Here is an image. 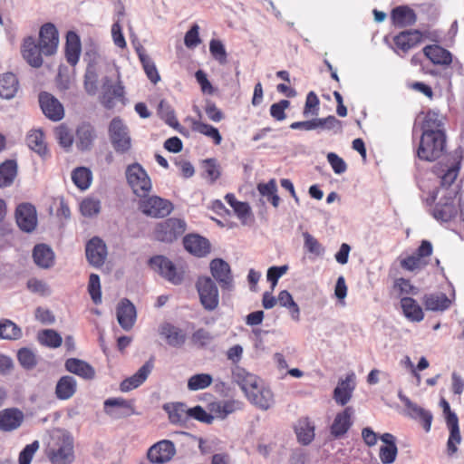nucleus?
Returning <instances> with one entry per match:
<instances>
[{
    "instance_id": "obj_1",
    "label": "nucleus",
    "mask_w": 464,
    "mask_h": 464,
    "mask_svg": "<svg viewBox=\"0 0 464 464\" xmlns=\"http://www.w3.org/2000/svg\"><path fill=\"white\" fill-rule=\"evenodd\" d=\"M45 455L51 464H72L74 461V445L71 436L60 433L51 436Z\"/></svg>"
},
{
    "instance_id": "obj_2",
    "label": "nucleus",
    "mask_w": 464,
    "mask_h": 464,
    "mask_svg": "<svg viewBox=\"0 0 464 464\" xmlns=\"http://www.w3.org/2000/svg\"><path fill=\"white\" fill-rule=\"evenodd\" d=\"M446 133H421L417 157L425 161H434L446 150Z\"/></svg>"
},
{
    "instance_id": "obj_3",
    "label": "nucleus",
    "mask_w": 464,
    "mask_h": 464,
    "mask_svg": "<svg viewBox=\"0 0 464 464\" xmlns=\"http://www.w3.org/2000/svg\"><path fill=\"white\" fill-rule=\"evenodd\" d=\"M126 179L133 193L139 198L148 197L152 188L150 178L139 163L129 165Z\"/></svg>"
},
{
    "instance_id": "obj_4",
    "label": "nucleus",
    "mask_w": 464,
    "mask_h": 464,
    "mask_svg": "<svg viewBox=\"0 0 464 464\" xmlns=\"http://www.w3.org/2000/svg\"><path fill=\"white\" fill-rule=\"evenodd\" d=\"M186 227L184 220L169 218L155 226L154 237L160 242L172 243L184 234Z\"/></svg>"
},
{
    "instance_id": "obj_5",
    "label": "nucleus",
    "mask_w": 464,
    "mask_h": 464,
    "mask_svg": "<svg viewBox=\"0 0 464 464\" xmlns=\"http://www.w3.org/2000/svg\"><path fill=\"white\" fill-rule=\"evenodd\" d=\"M109 136L116 152L126 153L131 148L128 128L119 117L113 118L109 125Z\"/></svg>"
},
{
    "instance_id": "obj_6",
    "label": "nucleus",
    "mask_w": 464,
    "mask_h": 464,
    "mask_svg": "<svg viewBox=\"0 0 464 464\" xmlns=\"http://www.w3.org/2000/svg\"><path fill=\"white\" fill-rule=\"evenodd\" d=\"M200 304L204 309L213 311L218 306V290L215 282L208 276H200L196 282Z\"/></svg>"
},
{
    "instance_id": "obj_7",
    "label": "nucleus",
    "mask_w": 464,
    "mask_h": 464,
    "mask_svg": "<svg viewBox=\"0 0 464 464\" xmlns=\"http://www.w3.org/2000/svg\"><path fill=\"white\" fill-rule=\"evenodd\" d=\"M150 267L174 285L181 284L184 272L178 269L166 256H155L149 261Z\"/></svg>"
},
{
    "instance_id": "obj_8",
    "label": "nucleus",
    "mask_w": 464,
    "mask_h": 464,
    "mask_svg": "<svg viewBox=\"0 0 464 464\" xmlns=\"http://www.w3.org/2000/svg\"><path fill=\"white\" fill-rule=\"evenodd\" d=\"M140 208L143 214L151 218H164L173 210V204L158 196L149 197L140 203Z\"/></svg>"
},
{
    "instance_id": "obj_9",
    "label": "nucleus",
    "mask_w": 464,
    "mask_h": 464,
    "mask_svg": "<svg viewBox=\"0 0 464 464\" xmlns=\"http://www.w3.org/2000/svg\"><path fill=\"white\" fill-rule=\"evenodd\" d=\"M423 41V34L419 30H405L393 37L394 52L403 57L412 48Z\"/></svg>"
},
{
    "instance_id": "obj_10",
    "label": "nucleus",
    "mask_w": 464,
    "mask_h": 464,
    "mask_svg": "<svg viewBox=\"0 0 464 464\" xmlns=\"http://www.w3.org/2000/svg\"><path fill=\"white\" fill-rule=\"evenodd\" d=\"M174 443L169 440H162L152 445L148 452V459L153 464H165L175 455Z\"/></svg>"
},
{
    "instance_id": "obj_11",
    "label": "nucleus",
    "mask_w": 464,
    "mask_h": 464,
    "mask_svg": "<svg viewBox=\"0 0 464 464\" xmlns=\"http://www.w3.org/2000/svg\"><path fill=\"white\" fill-rule=\"evenodd\" d=\"M16 223L21 230L30 233L37 226V213L34 205L22 203L15 209Z\"/></svg>"
},
{
    "instance_id": "obj_12",
    "label": "nucleus",
    "mask_w": 464,
    "mask_h": 464,
    "mask_svg": "<svg viewBox=\"0 0 464 464\" xmlns=\"http://www.w3.org/2000/svg\"><path fill=\"white\" fill-rule=\"evenodd\" d=\"M59 36L56 27L51 24H44L39 32V45L44 55L53 54L58 47Z\"/></svg>"
},
{
    "instance_id": "obj_13",
    "label": "nucleus",
    "mask_w": 464,
    "mask_h": 464,
    "mask_svg": "<svg viewBox=\"0 0 464 464\" xmlns=\"http://www.w3.org/2000/svg\"><path fill=\"white\" fill-rule=\"evenodd\" d=\"M39 103L44 114L53 121L62 120L64 116L63 104L51 93L43 92L39 94Z\"/></svg>"
},
{
    "instance_id": "obj_14",
    "label": "nucleus",
    "mask_w": 464,
    "mask_h": 464,
    "mask_svg": "<svg viewBox=\"0 0 464 464\" xmlns=\"http://www.w3.org/2000/svg\"><path fill=\"white\" fill-rule=\"evenodd\" d=\"M124 93V86L120 79L115 84L108 77L103 79L102 103L106 109H112L115 100L122 101Z\"/></svg>"
},
{
    "instance_id": "obj_15",
    "label": "nucleus",
    "mask_w": 464,
    "mask_h": 464,
    "mask_svg": "<svg viewBox=\"0 0 464 464\" xmlns=\"http://www.w3.org/2000/svg\"><path fill=\"white\" fill-rule=\"evenodd\" d=\"M210 272L223 290H231L233 288L231 269L226 261L220 258L212 260L210 263Z\"/></svg>"
},
{
    "instance_id": "obj_16",
    "label": "nucleus",
    "mask_w": 464,
    "mask_h": 464,
    "mask_svg": "<svg viewBox=\"0 0 464 464\" xmlns=\"http://www.w3.org/2000/svg\"><path fill=\"white\" fill-rule=\"evenodd\" d=\"M420 129L422 133H446L445 116L439 111L429 110L421 113Z\"/></svg>"
},
{
    "instance_id": "obj_17",
    "label": "nucleus",
    "mask_w": 464,
    "mask_h": 464,
    "mask_svg": "<svg viewBox=\"0 0 464 464\" xmlns=\"http://www.w3.org/2000/svg\"><path fill=\"white\" fill-rule=\"evenodd\" d=\"M86 257L91 265L99 267L103 265L106 256L107 248L105 243L99 237H92L86 244Z\"/></svg>"
},
{
    "instance_id": "obj_18",
    "label": "nucleus",
    "mask_w": 464,
    "mask_h": 464,
    "mask_svg": "<svg viewBox=\"0 0 464 464\" xmlns=\"http://www.w3.org/2000/svg\"><path fill=\"white\" fill-rule=\"evenodd\" d=\"M21 53L24 59L34 68H39L43 64V58L40 45L35 44V40L32 36L24 38Z\"/></svg>"
},
{
    "instance_id": "obj_19",
    "label": "nucleus",
    "mask_w": 464,
    "mask_h": 464,
    "mask_svg": "<svg viewBox=\"0 0 464 464\" xmlns=\"http://www.w3.org/2000/svg\"><path fill=\"white\" fill-rule=\"evenodd\" d=\"M117 320L119 324L126 331L130 330L136 321V309L127 298L122 299L117 306Z\"/></svg>"
},
{
    "instance_id": "obj_20",
    "label": "nucleus",
    "mask_w": 464,
    "mask_h": 464,
    "mask_svg": "<svg viewBox=\"0 0 464 464\" xmlns=\"http://www.w3.org/2000/svg\"><path fill=\"white\" fill-rule=\"evenodd\" d=\"M183 245L188 252L196 256H205L210 252V244L208 240L199 235H187L183 238Z\"/></svg>"
},
{
    "instance_id": "obj_21",
    "label": "nucleus",
    "mask_w": 464,
    "mask_h": 464,
    "mask_svg": "<svg viewBox=\"0 0 464 464\" xmlns=\"http://www.w3.org/2000/svg\"><path fill=\"white\" fill-rule=\"evenodd\" d=\"M24 421V413L16 408L0 411V430L9 432L18 429Z\"/></svg>"
},
{
    "instance_id": "obj_22",
    "label": "nucleus",
    "mask_w": 464,
    "mask_h": 464,
    "mask_svg": "<svg viewBox=\"0 0 464 464\" xmlns=\"http://www.w3.org/2000/svg\"><path fill=\"white\" fill-rule=\"evenodd\" d=\"M353 407H346L343 411L338 412L331 425V433L335 438L343 436L353 425Z\"/></svg>"
},
{
    "instance_id": "obj_23",
    "label": "nucleus",
    "mask_w": 464,
    "mask_h": 464,
    "mask_svg": "<svg viewBox=\"0 0 464 464\" xmlns=\"http://www.w3.org/2000/svg\"><path fill=\"white\" fill-rule=\"evenodd\" d=\"M247 400L262 411H267L275 402L274 394L269 388L259 384L253 392L246 395Z\"/></svg>"
},
{
    "instance_id": "obj_24",
    "label": "nucleus",
    "mask_w": 464,
    "mask_h": 464,
    "mask_svg": "<svg viewBox=\"0 0 464 464\" xmlns=\"http://www.w3.org/2000/svg\"><path fill=\"white\" fill-rule=\"evenodd\" d=\"M232 378L240 386L246 396L260 384V380L256 375L246 372L239 366L233 370Z\"/></svg>"
},
{
    "instance_id": "obj_25",
    "label": "nucleus",
    "mask_w": 464,
    "mask_h": 464,
    "mask_svg": "<svg viewBox=\"0 0 464 464\" xmlns=\"http://www.w3.org/2000/svg\"><path fill=\"white\" fill-rule=\"evenodd\" d=\"M422 51L433 64L448 66L452 63L450 52L438 44L427 45Z\"/></svg>"
},
{
    "instance_id": "obj_26",
    "label": "nucleus",
    "mask_w": 464,
    "mask_h": 464,
    "mask_svg": "<svg viewBox=\"0 0 464 464\" xmlns=\"http://www.w3.org/2000/svg\"><path fill=\"white\" fill-rule=\"evenodd\" d=\"M392 24L397 27L411 26L416 23L415 12L408 5H400L391 12Z\"/></svg>"
},
{
    "instance_id": "obj_27",
    "label": "nucleus",
    "mask_w": 464,
    "mask_h": 464,
    "mask_svg": "<svg viewBox=\"0 0 464 464\" xmlns=\"http://www.w3.org/2000/svg\"><path fill=\"white\" fill-rule=\"evenodd\" d=\"M152 362H147L132 376L121 382L120 385L121 391L129 392L141 385L148 378L152 370Z\"/></svg>"
},
{
    "instance_id": "obj_28",
    "label": "nucleus",
    "mask_w": 464,
    "mask_h": 464,
    "mask_svg": "<svg viewBox=\"0 0 464 464\" xmlns=\"http://www.w3.org/2000/svg\"><path fill=\"white\" fill-rule=\"evenodd\" d=\"M242 402L236 400L219 401L210 403L209 410L214 418L226 419L229 414L242 409Z\"/></svg>"
},
{
    "instance_id": "obj_29",
    "label": "nucleus",
    "mask_w": 464,
    "mask_h": 464,
    "mask_svg": "<svg viewBox=\"0 0 464 464\" xmlns=\"http://www.w3.org/2000/svg\"><path fill=\"white\" fill-rule=\"evenodd\" d=\"M96 133L93 126L90 123H82L76 130V147L79 150L85 151L91 150Z\"/></svg>"
},
{
    "instance_id": "obj_30",
    "label": "nucleus",
    "mask_w": 464,
    "mask_h": 464,
    "mask_svg": "<svg viewBox=\"0 0 464 464\" xmlns=\"http://www.w3.org/2000/svg\"><path fill=\"white\" fill-rule=\"evenodd\" d=\"M65 369L78 375L79 377L85 380H92L95 376V371L93 367L88 362L77 359V358H69L65 361L64 363Z\"/></svg>"
},
{
    "instance_id": "obj_31",
    "label": "nucleus",
    "mask_w": 464,
    "mask_h": 464,
    "mask_svg": "<svg viewBox=\"0 0 464 464\" xmlns=\"http://www.w3.org/2000/svg\"><path fill=\"white\" fill-rule=\"evenodd\" d=\"M225 199L242 224L245 225L253 219L252 210L247 202L238 201L233 193H227Z\"/></svg>"
},
{
    "instance_id": "obj_32",
    "label": "nucleus",
    "mask_w": 464,
    "mask_h": 464,
    "mask_svg": "<svg viewBox=\"0 0 464 464\" xmlns=\"http://www.w3.org/2000/svg\"><path fill=\"white\" fill-rule=\"evenodd\" d=\"M77 391V382L71 375L62 376L55 386V396L61 401L71 399Z\"/></svg>"
},
{
    "instance_id": "obj_33",
    "label": "nucleus",
    "mask_w": 464,
    "mask_h": 464,
    "mask_svg": "<svg viewBox=\"0 0 464 464\" xmlns=\"http://www.w3.org/2000/svg\"><path fill=\"white\" fill-rule=\"evenodd\" d=\"M405 405L409 415L412 419L418 420L422 425L424 430L429 432L430 430L431 422L433 420L431 412L419 406L418 404L411 402L410 400H407Z\"/></svg>"
},
{
    "instance_id": "obj_34",
    "label": "nucleus",
    "mask_w": 464,
    "mask_h": 464,
    "mask_svg": "<svg viewBox=\"0 0 464 464\" xmlns=\"http://www.w3.org/2000/svg\"><path fill=\"white\" fill-rule=\"evenodd\" d=\"M33 258L38 266L49 268L53 266L54 253L49 246L38 244L34 247Z\"/></svg>"
},
{
    "instance_id": "obj_35",
    "label": "nucleus",
    "mask_w": 464,
    "mask_h": 464,
    "mask_svg": "<svg viewBox=\"0 0 464 464\" xmlns=\"http://www.w3.org/2000/svg\"><path fill=\"white\" fill-rule=\"evenodd\" d=\"M353 377V374L347 375L345 380H342L338 382V385L334 391V399L336 403L341 406L347 404L352 398V394L354 390V386L351 384Z\"/></svg>"
},
{
    "instance_id": "obj_36",
    "label": "nucleus",
    "mask_w": 464,
    "mask_h": 464,
    "mask_svg": "<svg viewBox=\"0 0 464 464\" xmlns=\"http://www.w3.org/2000/svg\"><path fill=\"white\" fill-rule=\"evenodd\" d=\"M295 431L298 441L303 445L310 444L314 439V425L308 417L298 420L295 426Z\"/></svg>"
},
{
    "instance_id": "obj_37",
    "label": "nucleus",
    "mask_w": 464,
    "mask_h": 464,
    "mask_svg": "<svg viewBox=\"0 0 464 464\" xmlns=\"http://www.w3.org/2000/svg\"><path fill=\"white\" fill-rule=\"evenodd\" d=\"M81 54V42L78 34L74 32H69L66 35L65 57L71 65H75Z\"/></svg>"
},
{
    "instance_id": "obj_38",
    "label": "nucleus",
    "mask_w": 464,
    "mask_h": 464,
    "mask_svg": "<svg viewBox=\"0 0 464 464\" xmlns=\"http://www.w3.org/2000/svg\"><path fill=\"white\" fill-rule=\"evenodd\" d=\"M401 306L404 316L411 322H420L424 318L421 306L412 297H402Z\"/></svg>"
},
{
    "instance_id": "obj_39",
    "label": "nucleus",
    "mask_w": 464,
    "mask_h": 464,
    "mask_svg": "<svg viewBox=\"0 0 464 464\" xmlns=\"http://www.w3.org/2000/svg\"><path fill=\"white\" fill-rule=\"evenodd\" d=\"M423 304L427 310L443 311L450 307L451 301L444 293H432L423 296Z\"/></svg>"
},
{
    "instance_id": "obj_40",
    "label": "nucleus",
    "mask_w": 464,
    "mask_h": 464,
    "mask_svg": "<svg viewBox=\"0 0 464 464\" xmlns=\"http://www.w3.org/2000/svg\"><path fill=\"white\" fill-rule=\"evenodd\" d=\"M18 90V80L12 72H6L0 76V97L4 99L13 98Z\"/></svg>"
},
{
    "instance_id": "obj_41",
    "label": "nucleus",
    "mask_w": 464,
    "mask_h": 464,
    "mask_svg": "<svg viewBox=\"0 0 464 464\" xmlns=\"http://www.w3.org/2000/svg\"><path fill=\"white\" fill-rule=\"evenodd\" d=\"M160 333L166 338L168 344L173 347H179L186 341V334L183 331L170 324H164Z\"/></svg>"
},
{
    "instance_id": "obj_42",
    "label": "nucleus",
    "mask_w": 464,
    "mask_h": 464,
    "mask_svg": "<svg viewBox=\"0 0 464 464\" xmlns=\"http://www.w3.org/2000/svg\"><path fill=\"white\" fill-rule=\"evenodd\" d=\"M17 175V163L14 160H6L0 164V188L13 184Z\"/></svg>"
},
{
    "instance_id": "obj_43",
    "label": "nucleus",
    "mask_w": 464,
    "mask_h": 464,
    "mask_svg": "<svg viewBox=\"0 0 464 464\" xmlns=\"http://www.w3.org/2000/svg\"><path fill=\"white\" fill-rule=\"evenodd\" d=\"M191 129L193 131L198 132L211 139L215 145H219L222 141V136L218 130L210 124L198 120H193L191 122Z\"/></svg>"
},
{
    "instance_id": "obj_44",
    "label": "nucleus",
    "mask_w": 464,
    "mask_h": 464,
    "mask_svg": "<svg viewBox=\"0 0 464 464\" xmlns=\"http://www.w3.org/2000/svg\"><path fill=\"white\" fill-rule=\"evenodd\" d=\"M163 409L168 412L171 423L181 424L188 418V409L184 403L165 404Z\"/></svg>"
},
{
    "instance_id": "obj_45",
    "label": "nucleus",
    "mask_w": 464,
    "mask_h": 464,
    "mask_svg": "<svg viewBox=\"0 0 464 464\" xmlns=\"http://www.w3.org/2000/svg\"><path fill=\"white\" fill-rule=\"evenodd\" d=\"M26 143L28 147L38 153L45 155L47 153V145L44 140V133L41 130H33L26 135Z\"/></svg>"
},
{
    "instance_id": "obj_46",
    "label": "nucleus",
    "mask_w": 464,
    "mask_h": 464,
    "mask_svg": "<svg viewBox=\"0 0 464 464\" xmlns=\"http://www.w3.org/2000/svg\"><path fill=\"white\" fill-rule=\"evenodd\" d=\"M72 180L80 190H86L92 181V173L86 167H77L72 171Z\"/></svg>"
},
{
    "instance_id": "obj_47",
    "label": "nucleus",
    "mask_w": 464,
    "mask_h": 464,
    "mask_svg": "<svg viewBox=\"0 0 464 464\" xmlns=\"http://www.w3.org/2000/svg\"><path fill=\"white\" fill-rule=\"evenodd\" d=\"M138 55L147 77L152 83L156 84L160 81V76L155 63L143 51L138 50Z\"/></svg>"
},
{
    "instance_id": "obj_48",
    "label": "nucleus",
    "mask_w": 464,
    "mask_h": 464,
    "mask_svg": "<svg viewBox=\"0 0 464 464\" xmlns=\"http://www.w3.org/2000/svg\"><path fill=\"white\" fill-rule=\"evenodd\" d=\"M450 422L447 423L450 430V437L447 442V450L449 455H453L457 452V445L460 443L461 437L459 427V420H456L453 416L450 417Z\"/></svg>"
},
{
    "instance_id": "obj_49",
    "label": "nucleus",
    "mask_w": 464,
    "mask_h": 464,
    "mask_svg": "<svg viewBox=\"0 0 464 464\" xmlns=\"http://www.w3.org/2000/svg\"><path fill=\"white\" fill-rule=\"evenodd\" d=\"M461 157L455 155L451 158L450 164L447 170L441 176V185L445 187L450 186L458 178L460 169Z\"/></svg>"
},
{
    "instance_id": "obj_50",
    "label": "nucleus",
    "mask_w": 464,
    "mask_h": 464,
    "mask_svg": "<svg viewBox=\"0 0 464 464\" xmlns=\"http://www.w3.org/2000/svg\"><path fill=\"white\" fill-rule=\"evenodd\" d=\"M457 215V208L453 203L446 202L444 204H437L433 209V216L436 219L443 222L451 220Z\"/></svg>"
},
{
    "instance_id": "obj_51",
    "label": "nucleus",
    "mask_w": 464,
    "mask_h": 464,
    "mask_svg": "<svg viewBox=\"0 0 464 464\" xmlns=\"http://www.w3.org/2000/svg\"><path fill=\"white\" fill-rule=\"evenodd\" d=\"M278 302L280 305L286 307L291 314V316L294 320L299 321L300 319V309L298 304L294 301L292 295L286 291L283 290L278 295Z\"/></svg>"
},
{
    "instance_id": "obj_52",
    "label": "nucleus",
    "mask_w": 464,
    "mask_h": 464,
    "mask_svg": "<svg viewBox=\"0 0 464 464\" xmlns=\"http://www.w3.org/2000/svg\"><path fill=\"white\" fill-rule=\"evenodd\" d=\"M22 335L21 329L11 320L5 319L0 322V338L16 340Z\"/></svg>"
},
{
    "instance_id": "obj_53",
    "label": "nucleus",
    "mask_w": 464,
    "mask_h": 464,
    "mask_svg": "<svg viewBox=\"0 0 464 464\" xmlns=\"http://www.w3.org/2000/svg\"><path fill=\"white\" fill-rule=\"evenodd\" d=\"M213 382V378L208 373H198L192 375L188 380V389L189 391H198L208 388Z\"/></svg>"
},
{
    "instance_id": "obj_54",
    "label": "nucleus",
    "mask_w": 464,
    "mask_h": 464,
    "mask_svg": "<svg viewBox=\"0 0 464 464\" xmlns=\"http://www.w3.org/2000/svg\"><path fill=\"white\" fill-rule=\"evenodd\" d=\"M38 341L48 347L57 348L62 344L63 339L56 331L46 329L38 334Z\"/></svg>"
},
{
    "instance_id": "obj_55",
    "label": "nucleus",
    "mask_w": 464,
    "mask_h": 464,
    "mask_svg": "<svg viewBox=\"0 0 464 464\" xmlns=\"http://www.w3.org/2000/svg\"><path fill=\"white\" fill-rule=\"evenodd\" d=\"M400 265L401 268L407 271H415L424 268L428 265L426 259L420 258L415 253L401 259Z\"/></svg>"
},
{
    "instance_id": "obj_56",
    "label": "nucleus",
    "mask_w": 464,
    "mask_h": 464,
    "mask_svg": "<svg viewBox=\"0 0 464 464\" xmlns=\"http://www.w3.org/2000/svg\"><path fill=\"white\" fill-rule=\"evenodd\" d=\"M80 210L84 217L96 216L101 211V201L94 198H86L81 202Z\"/></svg>"
},
{
    "instance_id": "obj_57",
    "label": "nucleus",
    "mask_w": 464,
    "mask_h": 464,
    "mask_svg": "<svg viewBox=\"0 0 464 464\" xmlns=\"http://www.w3.org/2000/svg\"><path fill=\"white\" fill-rule=\"evenodd\" d=\"M54 133L59 144L63 148L68 150L72 146L73 134L67 126L63 124L59 125L55 128Z\"/></svg>"
},
{
    "instance_id": "obj_58",
    "label": "nucleus",
    "mask_w": 464,
    "mask_h": 464,
    "mask_svg": "<svg viewBox=\"0 0 464 464\" xmlns=\"http://www.w3.org/2000/svg\"><path fill=\"white\" fill-rule=\"evenodd\" d=\"M88 293L95 304L102 303V291L100 277L96 274H91L88 282Z\"/></svg>"
},
{
    "instance_id": "obj_59",
    "label": "nucleus",
    "mask_w": 464,
    "mask_h": 464,
    "mask_svg": "<svg viewBox=\"0 0 464 464\" xmlns=\"http://www.w3.org/2000/svg\"><path fill=\"white\" fill-rule=\"evenodd\" d=\"M209 51L212 57L220 64H225L227 61V54L224 44L220 40L212 39L209 43Z\"/></svg>"
},
{
    "instance_id": "obj_60",
    "label": "nucleus",
    "mask_w": 464,
    "mask_h": 464,
    "mask_svg": "<svg viewBox=\"0 0 464 464\" xmlns=\"http://www.w3.org/2000/svg\"><path fill=\"white\" fill-rule=\"evenodd\" d=\"M190 339L195 346L204 348L211 343L213 336L208 330L199 328L192 334Z\"/></svg>"
},
{
    "instance_id": "obj_61",
    "label": "nucleus",
    "mask_w": 464,
    "mask_h": 464,
    "mask_svg": "<svg viewBox=\"0 0 464 464\" xmlns=\"http://www.w3.org/2000/svg\"><path fill=\"white\" fill-rule=\"evenodd\" d=\"M203 169L206 173V177L209 179L211 182L216 181L221 175L220 166L215 159L205 160L203 161Z\"/></svg>"
},
{
    "instance_id": "obj_62",
    "label": "nucleus",
    "mask_w": 464,
    "mask_h": 464,
    "mask_svg": "<svg viewBox=\"0 0 464 464\" xmlns=\"http://www.w3.org/2000/svg\"><path fill=\"white\" fill-rule=\"evenodd\" d=\"M304 239V247L309 253L320 256L324 253V249L319 241L308 232L303 234Z\"/></svg>"
},
{
    "instance_id": "obj_63",
    "label": "nucleus",
    "mask_w": 464,
    "mask_h": 464,
    "mask_svg": "<svg viewBox=\"0 0 464 464\" xmlns=\"http://www.w3.org/2000/svg\"><path fill=\"white\" fill-rule=\"evenodd\" d=\"M398 453L396 444L382 446L380 448L379 457L383 464H392L395 461Z\"/></svg>"
},
{
    "instance_id": "obj_64",
    "label": "nucleus",
    "mask_w": 464,
    "mask_h": 464,
    "mask_svg": "<svg viewBox=\"0 0 464 464\" xmlns=\"http://www.w3.org/2000/svg\"><path fill=\"white\" fill-rule=\"evenodd\" d=\"M38 449V440H34L31 444L26 445L19 454V464H31L32 459Z\"/></svg>"
}]
</instances>
